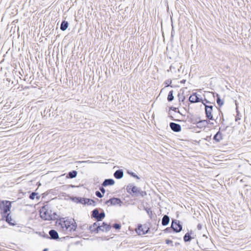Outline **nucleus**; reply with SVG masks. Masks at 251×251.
<instances>
[{"mask_svg":"<svg viewBox=\"0 0 251 251\" xmlns=\"http://www.w3.org/2000/svg\"><path fill=\"white\" fill-rule=\"evenodd\" d=\"M60 225L63 230L66 231H74L77 227V224L74 219L61 222Z\"/></svg>","mask_w":251,"mask_h":251,"instance_id":"nucleus-2","label":"nucleus"},{"mask_svg":"<svg viewBox=\"0 0 251 251\" xmlns=\"http://www.w3.org/2000/svg\"><path fill=\"white\" fill-rule=\"evenodd\" d=\"M171 227L176 232H180L182 228V226L179 224V222L177 221H173Z\"/></svg>","mask_w":251,"mask_h":251,"instance_id":"nucleus-7","label":"nucleus"},{"mask_svg":"<svg viewBox=\"0 0 251 251\" xmlns=\"http://www.w3.org/2000/svg\"><path fill=\"white\" fill-rule=\"evenodd\" d=\"M178 244H179L178 243H176V245H177Z\"/></svg>","mask_w":251,"mask_h":251,"instance_id":"nucleus-45","label":"nucleus"},{"mask_svg":"<svg viewBox=\"0 0 251 251\" xmlns=\"http://www.w3.org/2000/svg\"><path fill=\"white\" fill-rule=\"evenodd\" d=\"M204 101H205L206 103H209V101L206 99H205Z\"/></svg>","mask_w":251,"mask_h":251,"instance_id":"nucleus-41","label":"nucleus"},{"mask_svg":"<svg viewBox=\"0 0 251 251\" xmlns=\"http://www.w3.org/2000/svg\"><path fill=\"white\" fill-rule=\"evenodd\" d=\"M100 228V224L95 223L90 226L89 229L91 232L98 233Z\"/></svg>","mask_w":251,"mask_h":251,"instance_id":"nucleus-12","label":"nucleus"},{"mask_svg":"<svg viewBox=\"0 0 251 251\" xmlns=\"http://www.w3.org/2000/svg\"><path fill=\"white\" fill-rule=\"evenodd\" d=\"M95 195H96L97 197L100 198H101L103 197V195L101 194V193L99 191H97L96 192Z\"/></svg>","mask_w":251,"mask_h":251,"instance_id":"nucleus-31","label":"nucleus"},{"mask_svg":"<svg viewBox=\"0 0 251 251\" xmlns=\"http://www.w3.org/2000/svg\"><path fill=\"white\" fill-rule=\"evenodd\" d=\"M10 213L7 214H5L4 217H2V219L5 220L9 225L14 226L15 225L14 222H12L13 220L11 216L10 215Z\"/></svg>","mask_w":251,"mask_h":251,"instance_id":"nucleus-13","label":"nucleus"},{"mask_svg":"<svg viewBox=\"0 0 251 251\" xmlns=\"http://www.w3.org/2000/svg\"><path fill=\"white\" fill-rule=\"evenodd\" d=\"M170 222V218L167 215H164L162 219V225L164 226H167Z\"/></svg>","mask_w":251,"mask_h":251,"instance_id":"nucleus-19","label":"nucleus"},{"mask_svg":"<svg viewBox=\"0 0 251 251\" xmlns=\"http://www.w3.org/2000/svg\"><path fill=\"white\" fill-rule=\"evenodd\" d=\"M49 235L52 239L56 240L59 238L57 232L54 229H51L49 231Z\"/></svg>","mask_w":251,"mask_h":251,"instance_id":"nucleus-16","label":"nucleus"},{"mask_svg":"<svg viewBox=\"0 0 251 251\" xmlns=\"http://www.w3.org/2000/svg\"><path fill=\"white\" fill-rule=\"evenodd\" d=\"M217 103L220 106H221L224 104V101L221 100L220 97L218 94H217Z\"/></svg>","mask_w":251,"mask_h":251,"instance_id":"nucleus-27","label":"nucleus"},{"mask_svg":"<svg viewBox=\"0 0 251 251\" xmlns=\"http://www.w3.org/2000/svg\"><path fill=\"white\" fill-rule=\"evenodd\" d=\"M40 214L41 218L44 220H55L58 218V216L55 212L52 214V211L50 210L47 205L42 207L40 210Z\"/></svg>","mask_w":251,"mask_h":251,"instance_id":"nucleus-1","label":"nucleus"},{"mask_svg":"<svg viewBox=\"0 0 251 251\" xmlns=\"http://www.w3.org/2000/svg\"><path fill=\"white\" fill-rule=\"evenodd\" d=\"M189 100L191 103H196L201 101V100L198 97L196 93H193L189 97Z\"/></svg>","mask_w":251,"mask_h":251,"instance_id":"nucleus-9","label":"nucleus"},{"mask_svg":"<svg viewBox=\"0 0 251 251\" xmlns=\"http://www.w3.org/2000/svg\"><path fill=\"white\" fill-rule=\"evenodd\" d=\"M129 174L133 177L137 178V179H139V177L136 175H135V173H129Z\"/></svg>","mask_w":251,"mask_h":251,"instance_id":"nucleus-34","label":"nucleus"},{"mask_svg":"<svg viewBox=\"0 0 251 251\" xmlns=\"http://www.w3.org/2000/svg\"><path fill=\"white\" fill-rule=\"evenodd\" d=\"M43 251H48L47 249H45Z\"/></svg>","mask_w":251,"mask_h":251,"instance_id":"nucleus-42","label":"nucleus"},{"mask_svg":"<svg viewBox=\"0 0 251 251\" xmlns=\"http://www.w3.org/2000/svg\"><path fill=\"white\" fill-rule=\"evenodd\" d=\"M68 22L65 21H63L61 24L60 29L62 31H65L68 27Z\"/></svg>","mask_w":251,"mask_h":251,"instance_id":"nucleus-20","label":"nucleus"},{"mask_svg":"<svg viewBox=\"0 0 251 251\" xmlns=\"http://www.w3.org/2000/svg\"><path fill=\"white\" fill-rule=\"evenodd\" d=\"M209 123V121L206 120H200L197 122V126L199 128L206 127Z\"/></svg>","mask_w":251,"mask_h":251,"instance_id":"nucleus-11","label":"nucleus"},{"mask_svg":"<svg viewBox=\"0 0 251 251\" xmlns=\"http://www.w3.org/2000/svg\"><path fill=\"white\" fill-rule=\"evenodd\" d=\"M36 198H37V199H39L40 197H37Z\"/></svg>","mask_w":251,"mask_h":251,"instance_id":"nucleus-43","label":"nucleus"},{"mask_svg":"<svg viewBox=\"0 0 251 251\" xmlns=\"http://www.w3.org/2000/svg\"><path fill=\"white\" fill-rule=\"evenodd\" d=\"M80 197H74L73 199V200L77 203V201H79L80 200Z\"/></svg>","mask_w":251,"mask_h":251,"instance_id":"nucleus-35","label":"nucleus"},{"mask_svg":"<svg viewBox=\"0 0 251 251\" xmlns=\"http://www.w3.org/2000/svg\"><path fill=\"white\" fill-rule=\"evenodd\" d=\"M197 228L199 229V230H201V224H199L198 226H197Z\"/></svg>","mask_w":251,"mask_h":251,"instance_id":"nucleus-39","label":"nucleus"},{"mask_svg":"<svg viewBox=\"0 0 251 251\" xmlns=\"http://www.w3.org/2000/svg\"><path fill=\"white\" fill-rule=\"evenodd\" d=\"M203 104L205 106V112L206 117L209 120H213V118L212 115V112L213 110V106L212 105H206L203 101L202 102Z\"/></svg>","mask_w":251,"mask_h":251,"instance_id":"nucleus-5","label":"nucleus"},{"mask_svg":"<svg viewBox=\"0 0 251 251\" xmlns=\"http://www.w3.org/2000/svg\"><path fill=\"white\" fill-rule=\"evenodd\" d=\"M115 183V181L111 178L105 179L102 185L103 187H106L109 185H113Z\"/></svg>","mask_w":251,"mask_h":251,"instance_id":"nucleus-15","label":"nucleus"},{"mask_svg":"<svg viewBox=\"0 0 251 251\" xmlns=\"http://www.w3.org/2000/svg\"><path fill=\"white\" fill-rule=\"evenodd\" d=\"M184 99H185V98H184V97H183V99H182V101H183Z\"/></svg>","mask_w":251,"mask_h":251,"instance_id":"nucleus-44","label":"nucleus"},{"mask_svg":"<svg viewBox=\"0 0 251 251\" xmlns=\"http://www.w3.org/2000/svg\"><path fill=\"white\" fill-rule=\"evenodd\" d=\"M113 227L116 229H120L121 228V225L119 224H115L113 225Z\"/></svg>","mask_w":251,"mask_h":251,"instance_id":"nucleus-32","label":"nucleus"},{"mask_svg":"<svg viewBox=\"0 0 251 251\" xmlns=\"http://www.w3.org/2000/svg\"><path fill=\"white\" fill-rule=\"evenodd\" d=\"M77 174V173L76 171H72L71 172H70L68 174L67 176L69 178H73L76 176Z\"/></svg>","mask_w":251,"mask_h":251,"instance_id":"nucleus-23","label":"nucleus"},{"mask_svg":"<svg viewBox=\"0 0 251 251\" xmlns=\"http://www.w3.org/2000/svg\"><path fill=\"white\" fill-rule=\"evenodd\" d=\"M213 139L217 142H220L222 139V134L220 131L217 132L214 136Z\"/></svg>","mask_w":251,"mask_h":251,"instance_id":"nucleus-21","label":"nucleus"},{"mask_svg":"<svg viewBox=\"0 0 251 251\" xmlns=\"http://www.w3.org/2000/svg\"><path fill=\"white\" fill-rule=\"evenodd\" d=\"M11 207V202L10 201H2L0 205L1 216L4 217L5 214L10 213Z\"/></svg>","mask_w":251,"mask_h":251,"instance_id":"nucleus-3","label":"nucleus"},{"mask_svg":"<svg viewBox=\"0 0 251 251\" xmlns=\"http://www.w3.org/2000/svg\"><path fill=\"white\" fill-rule=\"evenodd\" d=\"M170 126L171 129L175 132H179L181 130V127L180 125L175 123H171Z\"/></svg>","mask_w":251,"mask_h":251,"instance_id":"nucleus-10","label":"nucleus"},{"mask_svg":"<svg viewBox=\"0 0 251 251\" xmlns=\"http://www.w3.org/2000/svg\"><path fill=\"white\" fill-rule=\"evenodd\" d=\"M174 97L173 96V91L171 90L169 92L168 94L167 100L169 101H171L174 100Z\"/></svg>","mask_w":251,"mask_h":251,"instance_id":"nucleus-25","label":"nucleus"},{"mask_svg":"<svg viewBox=\"0 0 251 251\" xmlns=\"http://www.w3.org/2000/svg\"><path fill=\"white\" fill-rule=\"evenodd\" d=\"M85 204L95 206L96 202L92 199L86 198Z\"/></svg>","mask_w":251,"mask_h":251,"instance_id":"nucleus-22","label":"nucleus"},{"mask_svg":"<svg viewBox=\"0 0 251 251\" xmlns=\"http://www.w3.org/2000/svg\"><path fill=\"white\" fill-rule=\"evenodd\" d=\"M100 190L101 191V192L103 194L105 192V190L104 188L103 187H101L100 188Z\"/></svg>","mask_w":251,"mask_h":251,"instance_id":"nucleus-37","label":"nucleus"},{"mask_svg":"<svg viewBox=\"0 0 251 251\" xmlns=\"http://www.w3.org/2000/svg\"><path fill=\"white\" fill-rule=\"evenodd\" d=\"M192 237L190 235V233H186L184 237H183V239H184V241L185 242H190L192 239Z\"/></svg>","mask_w":251,"mask_h":251,"instance_id":"nucleus-24","label":"nucleus"},{"mask_svg":"<svg viewBox=\"0 0 251 251\" xmlns=\"http://www.w3.org/2000/svg\"><path fill=\"white\" fill-rule=\"evenodd\" d=\"M111 201V199H110V200L106 201H105V204L108 205H111V201Z\"/></svg>","mask_w":251,"mask_h":251,"instance_id":"nucleus-38","label":"nucleus"},{"mask_svg":"<svg viewBox=\"0 0 251 251\" xmlns=\"http://www.w3.org/2000/svg\"><path fill=\"white\" fill-rule=\"evenodd\" d=\"M111 229V226L103 222L102 225H100L99 230L102 231H108Z\"/></svg>","mask_w":251,"mask_h":251,"instance_id":"nucleus-14","label":"nucleus"},{"mask_svg":"<svg viewBox=\"0 0 251 251\" xmlns=\"http://www.w3.org/2000/svg\"><path fill=\"white\" fill-rule=\"evenodd\" d=\"M92 216L95 218L98 221H101L105 217V213L103 211L100 213L98 209H95L92 211Z\"/></svg>","mask_w":251,"mask_h":251,"instance_id":"nucleus-4","label":"nucleus"},{"mask_svg":"<svg viewBox=\"0 0 251 251\" xmlns=\"http://www.w3.org/2000/svg\"><path fill=\"white\" fill-rule=\"evenodd\" d=\"M145 210L146 211L147 213H148V215L150 216V217L151 218L152 215V212L151 210V209L150 208H145Z\"/></svg>","mask_w":251,"mask_h":251,"instance_id":"nucleus-28","label":"nucleus"},{"mask_svg":"<svg viewBox=\"0 0 251 251\" xmlns=\"http://www.w3.org/2000/svg\"><path fill=\"white\" fill-rule=\"evenodd\" d=\"M172 83V80H167L166 81H165V83L167 85V86H169Z\"/></svg>","mask_w":251,"mask_h":251,"instance_id":"nucleus-36","label":"nucleus"},{"mask_svg":"<svg viewBox=\"0 0 251 251\" xmlns=\"http://www.w3.org/2000/svg\"><path fill=\"white\" fill-rule=\"evenodd\" d=\"M166 243L167 244H171L172 246H173V241L169 239H167L166 240Z\"/></svg>","mask_w":251,"mask_h":251,"instance_id":"nucleus-33","label":"nucleus"},{"mask_svg":"<svg viewBox=\"0 0 251 251\" xmlns=\"http://www.w3.org/2000/svg\"><path fill=\"white\" fill-rule=\"evenodd\" d=\"M149 230V228L146 226L140 225L136 229V232L139 235H144L147 233Z\"/></svg>","mask_w":251,"mask_h":251,"instance_id":"nucleus-8","label":"nucleus"},{"mask_svg":"<svg viewBox=\"0 0 251 251\" xmlns=\"http://www.w3.org/2000/svg\"><path fill=\"white\" fill-rule=\"evenodd\" d=\"M124 172L122 170H117L114 174V177L117 179H121L123 177Z\"/></svg>","mask_w":251,"mask_h":251,"instance_id":"nucleus-18","label":"nucleus"},{"mask_svg":"<svg viewBox=\"0 0 251 251\" xmlns=\"http://www.w3.org/2000/svg\"><path fill=\"white\" fill-rule=\"evenodd\" d=\"M111 205H121V203H122V201L119 198H113L111 199Z\"/></svg>","mask_w":251,"mask_h":251,"instance_id":"nucleus-17","label":"nucleus"},{"mask_svg":"<svg viewBox=\"0 0 251 251\" xmlns=\"http://www.w3.org/2000/svg\"><path fill=\"white\" fill-rule=\"evenodd\" d=\"M86 198H80L79 201H77V203L85 204Z\"/></svg>","mask_w":251,"mask_h":251,"instance_id":"nucleus-29","label":"nucleus"},{"mask_svg":"<svg viewBox=\"0 0 251 251\" xmlns=\"http://www.w3.org/2000/svg\"><path fill=\"white\" fill-rule=\"evenodd\" d=\"M132 195H134L136 197L141 196L142 197H144L147 195L146 192L142 191L140 188H138L137 186H134V187H132Z\"/></svg>","mask_w":251,"mask_h":251,"instance_id":"nucleus-6","label":"nucleus"},{"mask_svg":"<svg viewBox=\"0 0 251 251\" xmlns=\"http://www.w3.org/2000/svg\"><path fill=\"white\" fill-rule=\"evenodd\" d=\"M37 195V193L35 192H32L30 195H29V199L31 200H34L35 199V197Z\"/></svg>","mask_w":251,"mask_h":251,"instance_id":"nucleus-30","label":"nucleus"},{"mask_svg":"<svg viewBox=\"0 0 251 251\" xmlns=\"http://www.w3.org/2000/svg\"><path fill=\"white\" fill-rule=\"evenodd\" d=\"M133 187H134V185L132 184H129L126 187L127 192L131 195H132V188Z\"/></svg>","mask_w":251,"mask_h":251,"instance_id":"nucleus-26","label":"nucleus"},{"mask_svg":"<svg viewBox=\"0 0 251 251\" xmlns=\"http://www.w3.org/2000/svg\"><path fill=\"white\" fill-rule=\"evenodd\" d=\"M185 81H186V80L183 79V80L181 81V82L182 83H185Z\"/></svg>","mask_w":251,"mask_h":251,"instance_id":"nucleus-40","label":"nucleus"}]
</instances>
